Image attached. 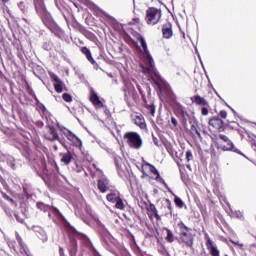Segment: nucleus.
Segmentation results:
<instances>
[{
    "instance_id": "f257e3e1",
    "label": "nucleus",
    "mask_w": 256,
    "mask_h": 256,
    "mask_svg": "<svg viewBox=\"0 0 256 256\" xmlns=\"http://www.w3.org/2000/svg\"><path fill=\"white\" fill-rule=\"evenodd\" d=\"M35 9L43 25H45L49 29V31L53 33V35H55V37L63 39V37H65V32L61 27H59V24H57L55 19H53L51 13L47 11L45 4L43 2H38L37 4H35Z\"/></svg>"
},
{
    "instance_id": "f03ea898",
    "label": "nucleus",
    "mask_w": 256,
    "mask_h": 256,
    "mask_svg": "<svg viewBox=\"0 0 256 256\" xmlns=\"http://www.w3.org/2000/svg\"><path fill=\"white\" fill-rule=\"evenodd\" d=\"M136 39L140 42V45L143 49V55L146 57V67L142 66V73L144 75H157V69L155 68V61L151 56V52H149V48L147 47V42L145 38L140 33H136Z\"/></svg>"
},
{
    "instance_id": "7ed1b4c3",
    "label": "nucleus",
    "mask_w": 256,
    "mask_h": 256,
    "mask_svg": "<svg viewBox=\"0 0 256 256\" xmlns=\"http://www.w3.org/2000/svg\"><path fill=\"white\" fill-rule=\"evenodd\" d=\"M178 227L180 229L178 237L179 245L186 247V249H193V246L195 245V234H193V229L185 225L183 221L178 223Z\"/></svg>"
},
{
    "instance_id": "20e7f679",
    "label": "nucleus",
    "mask_w": 256,
    "mask_h": 256,
    "mask_svg": "<svg viewBox=\"0 0 256 256\" xmlns=\"http://www.w3.org/2000/svg\"><path fill=\"white\" fill-rule=\"evenodd\" d=\"M141 173L142 179L148 177L149 179H153L154 181L161 183L164 187H167V182H165V179L161 177L159 170H157V168L149 162H143L141 166Z\"/></svg>"
},
{
    "instance_id": "39448f33",
    "label": "nucleus",
    "mask_w": 256,
    "mask_h": 256,
    "mask_svg": "<svg viewBox=\"0 0 256 256\" xmlns=\"http://www.w3.org/2000/svg\"><path fill=\"white\" fill-rule=\"evenodd\" d=\"M223 119H227V112L225 110H221L218 116L210 118L208 121L210 131L223 133L225 131V122H223Z\"/></svg>"
},
{
    "instance_id": "423d86ee",
    "label": "nucleus",
    "mask_w": 256,
    "mask_h": 256,
    "mask_svg": "<svg viewBox=\"0 0 256 256\" xmlns=\"http://www.w3.org/2000/svg\"><path fill=\"white\" fill-rule=\"evenodd\" d=\"M212 141L216 149H220L221 151H233V149H235V144H233V141H231L225 134L213 136Z\"/></svg>"
},
{
    "instance_id": "0eeeda50",
    "label": "nucleus",
    "mask_w": 256,
    "mask_h": 256,
    "mask_svg": "<svg viewBox=\"0 0 256 256\" xmlns=\"http://www.w3.org/2000/svg\"><path fill=\"white\" fill-rule=\"evenodd\" d=\"M123 139L125 143L128 144L130 149H136L139 151L143 147V139L141 138V135L137 132H126L123 136Z\"/></svg>"
},
{
    "instance_id": "6e6552de",
    "label": "nucleus",
    "mask_w": 256,
    "mask_h": 256,
    "mask_svg": "<svg viewBox=\"0 0 256 256\" xmlns=\"http://www.w3.org/2000/svg\"><path fill=\"white\" fill-rule=\"evenodd\" d=\"M161 9L149 7L146 11L145 21L148 25H157L161 21Z\"/></svg>"
},
{
    "instance_id": "1a4fd4ad",
    "label": "nucleus",
    "mask_w": 256,
    "mask_h": 256,
    "mask_svg": "<svg viewBox=\"0 0 256 256\" xmlns=\"http://www.w3.org/2000/svg\"><path fill=\"white\" fill-rule=\"evenodd\" d=\"M174 113L178 119H180L182 125H187V112H185V107L181 103L176 102L174 107Z\"/></svg>"
},
{
    "instance_id": "9d476101",
    "label": "nucleus",
    "mask_w": 256,
    "mask_h": 256,
    "mask_svg": "<svg viewBox=\"0 0 256 256\" xmlns=\"http://www.w3.org/2000/svg\"><path fill=\"white\" fill-rule=\"evenodd\" d=\"M68 141H71L72 145L74 147H77L78 149H81L83 147V142L77 135L73 134V132L67 130V133L65 134Z\"/></svg>"
},
{
    "instance_id": "9b49d317",
    "label": "nucleus",
    "mask_w": 256,
    "mask_h": 256,
    "mask_svg": "<svg viewBox=\"0 0 256 256\" xmlns=\"http://www.w3.org/2000/svg\"><path fill=\"white\" fill-rule=\"evenodd\" d=\"M97 187L100 193H108L110 191L109 179L106 177H101L97 180Z\"/></svg>"
},
{
    "instance_id": "f8f14e48",
    "label": "nucleus",
    "mask_w": 256,
    "mask_h": 256,
    "mask_svg": "<svg viewBox=\"0 0 256 256\" xmlns=\"http://www.w3.org/2000/svg\"><path fill=\"white\" fill-rule=\"evenodd\" d=\"M162 37L163 39H171L173 37V24L166 22L162 25Z\"/></svg>"
},
{
    "instance_id": "ddd939ff",
    "label": "nucleus",
    "mask_w": 256,
    "mask_h": 256,
    "mask_svg": "<svg viewBox=\"0 0 256 256\" xmlns=\"http://www.w3.org/2000/svg\"><path fill=\"white\" fill-rule=\"evenodd\" d=\"M206 247L211 256H221V252H219V249L213 244V240L209 236L206 238Z\"/></svg>"
},
{
    "instance_id": "4468645a",
    "label": "nucleus",
    "mask_w": 256,
    "mask_h": 256,
    "mask_svg": "<svg viewBox=\"0 0 256 256\" xmlns=\"http://www.w3.org/2000/svg\"><path fill=\"white\" fill-rule=\"evenodd\" d=\"M50 77L54 81V89L56 93H63V81L57 76V74L51 73Z\"/></svg>"
},
{
    "instance_id": "2eb2a0df",
    "label": "nucleus",
    "mask_w": 256,
    "mask_h": 256,
    "mask_svg": "<svg viewBox=\"0 0 256 256\" xmlns=\"http://www.w3.org/2000/svg\"><path fill=\"white\" fill-rule=\"evenodd\" d=\"M47 141H59V133H57V128L50 126L48 133L45 135Z\"/></svg>"
},
{
    "instance_id": "dca6fc26",
    "label": "nucleus",
    "mask_w": 256,
    "mask_h": 256,
    "mask_svg": "<svg viewBox=\"0 0 256 256\" xmlns=\"http://www.w3.org/2000/svg\"><path fill=\"white\" fill-rule=\"evenodd\" d=\"M133 122L140 129H147V123L145 122V117H143L142 114L134 115Z\"/></svg>"
},
{
    "instance_id": "f3484780",
    "label": "nucleus",
    "mask_w": 256,
    "mask_h": 256,
    "mask_svg": "<svg viewBox=\"0 0 256 256\" xmlns=\"http://www.w3.org/2000/svg\"><path fill=\"white\" fill-rule=\"evenodd\" d=\"M121 197V193L118 190H110V193L106 195V200L109 203H115Z\"/></svg>"
},
{
    "instance_id": "a211bd4d",
    "label": "nucleus",
    "mask_w": 256,
    "mask_h": 256,
    "mask_svg": "<svg viewBox=\"0 0 256 256\" xmlns=\"http://www.w3.org/2000/svg\"><path fill=\"white\" fill-rule=\"evenodd\" d=\"M60 157L61 163H64V165H71V162L73 161V154L71 151H68L67 153H61Z\"/></svg>"
},
{
    "instance_id": "6ab92c4d",
    "label": "nucleus",
    "mask_w": 256,
    "mask_h": 256,
    "mask_svg": "<svg viewBox=\"0 0 256 256\" xmlns=\"http://www.w3.org/2000/svg\"><path fill=\"white\" fill-rule=\"evenodd\" d=\"M90 101L95 107H103V102L99 98V95L95 93L94 91L90 94Z\"/></svg>"
},
{
    "instance_id": "aec40b11",
    "label": "nucleus",
    "mask_w": 256,
    "mask_h": 256,
    "mask_svg": "<svg viewBox=\"0 0 256 256\" xmlns=\"http://www.w3.org/2000/svg\"><path fill=\"white\" fill-rule=\"evenodd\" d=\"M192 101L193 103H196L200 107H207L209 105V102L207 101V99L201 97L200 95H195L192 98Z\"/></svg>"
},
{
    "instance_id": "412c9836",
    "label": "nucleus",
    "mask_w": 256,
    "mask_h": 256,
    "mask_svg": "<svg viewBox=\"0 0 256 256\" xmlns=\"http://www.w3.org/2000/svg\"><path fill=\"white\" fill-rule=\"evenodd\" d=\"M68 251L70 256H77V251H78L77 240L75 239L70 240Z\"/></svg>"
},
{
    "instance_id": "4be33fe9",
    "label": "nucleus",
    "mask_w": 256,
    "mask_h": 256,
    "mask_svg": "<svg viewBox=\"0 0 256 256\" xmlns=\"http://www.w3.org/2000/svg\"><path fill=\"white\" fill-rule=\"evenodd\" d=\"M81 53H83V55L86 56L89 63H91L92 65H95V63H96L95 59H93V55H91V50H89V48H87L86 46H83L81 48Z\"/></svg>"
},
{
    "instance_id": "5701e85b",
    "label": "nucleus",
    "mask_w": 256,
    "mask_h": 256,
    "mask_svg": "<svg viewBox=\"0 0 256 256\" xmlns=\"http://www.w3.org/2000/svg\"><path fill=\"white\" fill-rule=\"evenodd\" d=\"M148 211L152 213V215H154L157 221H161V216H159V213L157 212V207L154 204H150Z\"/></svg>"
},
{
    "instance_id": "b1692460",
    "label": "nucleus",
    "mask_w": 256,
    "mask_h": 256,
    "mask_svg": "<svg viewBox=\"0 0 256 256\" xmlns=\"http://www.w3.org/2000/svg\"><path fill=\"white\" fill-rule=\"evenodd\" d=\"M114 203H116V209H119L120 211L125 210V203L123 202V198H121V196Z\"/></svg>"
},
{
    "instance_id": "393cba45",
    "label": "nucleus",
    "mask_w": 256,
    "mask_h": 256,
    "mask_svg": "<svg viewBox=\"0 0 256 256\" xmlns=\"http://www.w3.org/2000/svg\"><path fill=\"white\" fill-rule=\"evenodd\" d=\"M167 243H173L175 241V235L173 232L169 229H166V237H165Z\"/></svg>"
},
{
    "instance_id": "a878e982",
    "label": "nucleus",
    "mask_w": 256,
    "mask_h": 256,
    "mask_svg": "<svg viewBox=\"0 0 256 256\" xmlns=\"http://www.w3.org/2000/svg\"><path fill=\"white\" fill-rule=\"evenodd\" d=\"M190 133L194 137H199V139H201V132H199V129H197V126L192 125L191 128H190Z\"/></svg>"
},
{
    "instance_id": "bb28decb",
    "label": "nucleus",
    "mask_w": 256,
    "mask_h": 256,
    "mask_svg": "<svg viewBox=\"0 0 256 256\" xmlns=\"http://www.w3.org/2000/svg\"><path fill=\"white\" fill-rule=\"evenodd\" d=\"M174 203L179 209H183V207H185V202H183V200H181V198L178 196L174 197Z\"/></svg>"
},
{
    "instance_id": "cd10ccee",
    "label": "nucleus",
    "mask_w": 256,
    "mask_h": 256,
    "mask_svg": "<svg viewBox=\"0 0 256 256\" xmlns=\"http://www.w3.org/2000/svg\"><path fill=\"white\" fill-rule=\"evenodd\" d=\"M62 99L63 101H65L66 103H71L73 101V96H71V94L69 93H64L62 95Z\"/></svg>"
},
{
    "instance_id": "c85d7f7f",
    "label": "nucleus",
    "mask_w": 256,
    "mask_h": 256,
    "mask_svg": "<svg viewBox=\"0 0 256 256\" xmlns=\"http://www.w3.org/2000/svg\"><path fill=\"white\" fill-rule=\"evenodd\" d=\"M210 109H211V106L209 104L207 106H203L201 108V115H203L204 117H207V115H209Z\"/></svg>"
},
{
    "instance_id": "c756f323",
    "label": "nucleus",
    "mask_w": 256,
    "mask_h": 256,
    "mask_svg": "<svg viewBox=\"0 0 256 256\" xmlns=\"http://www.w3.org/2000/svg\"><path fill=\"white\" fill-rule=\"evenodd\" d=\"M28 95H31L35 101H39V99H37V95H35V92L33 91V88H31V86H27V89H26Z\"/></svg>"
},
{
    "instance_id": "7c9ffc66",
    "label": "nucleus",
    "mask_w": 256,
    "mask_h": 256,
    "mask_svg": "<svg viewBox=\"0 0 256 256\" xmlns=\"http://www.w3.org/2000/svg\"><path fill=\"white\" fill-rule=\"evenodd\" d=\"M168 99H170V101H172V103H175V105H177L178 102H177V96L175 95V93L169 92Z\"/></svg>"
},
{
    "instance_id": "2f4dec72",
    "label": "nucleus",
    "mask_w": 256,
    "mask_h": 256,
    "mask_svg": "<svg viewBox=\"0 0 256 256\" xmlns=\"http://www.w3.org/2000/svg\"><path fill=\"white\" fill-rule=\"evenodd\" d=\"M1 195L3 197V199H5V201H9V203H15V200H13V198L9 197V195H7V193L5 192H1Z\"/></svg>"
},
{
    "instance_id": "473e14b6",
    "label": "nucleus",
    "mask_w": 256,
    "mask_h": 256,
    "mask_svg": "<svg viewBox=\"0 0 256 256\" xmlns=\"http://www.w3.org/2000/svg\"><path fill=\"white\" fill-rule=\"evenodd\" d=\"M146 109H148L150 111V114L153 116H155V105H148L146 106Z\"/></svg>"
},
{
    "instance_id": "72a5a7b5",
    "label": "nucleus",
    "mask_w": 256,
    "mask_h": 256,
    "mask_svg": "<svg viewBox=\"0 0 256 256\" xmlns=\"http://www.w3.org/2000/svg\"><path fill=\"white\" fill-rule=\"evenodd\" d=\"M37 207H38V209H40L41 211H47V205H45L43 202H38V203H37Z\"/></svg>"
},
{
    "instance_id": "f704fd0d",
    "label": "nucleus",
    "mask_w": 256,
    "mask_h": 256,
    "mask_svg": "<svg viewBox=\"0 0 256 256\" xmlns=\"http://www.w3.org/2000/svg\"><path fill=\"white\" fill-rule=\"evenodd\" d=\"M192 159H193V152H191V150L186 151V160L189 162V161H192Z\"/></svg>"
},
{
    "instance_id": "c9c22d12",
    "label": "nucleus",
    "mask_w": 256,
    "mask_h": 256,
    "mask_svg": "<svg viewBox=\"0 0 256 256\" xmlns=\"http://www.w3.org/2000/svg\"><path fill=\"white\" fill-rule=\"evenodd\" d=\"M16 241H18L19 245L23 247V238L19 235V233H16Z\"/></svg>"
},
{
    "instance_id": "e433bc0d",
    "label": "nucleus",
    "mask_w": 256,
    "mask_h": 256,
    "mask_svg": "<svg viewBox=\"0 0 256 256\" xmlns=\"http://www.w3.org/2000/svg\"><path fill=\"white\" fill-rule=\"evenodd\" d=\"M230 243H232V245H236L240 249H243V247H244L243 243L235 242L234 240H230Z\"/></svg>"
},
{
    "instance_id": "4c0bfd02",
    "label": "nucleus",
    "mask_w": 256,
    "mask_h": 256,
    "mask_svg": "<svg viewBox=\"0 0 256 256\" xmlns=\"http://www.w3.org/2000/svg\"><path fill=\"white\" fill-rule=\"evenodd\" d=\"M166 203L168 205V209H169L170 213H172L173 212V204H171V200L166 199Z\"/></svg>"
},
{
    "instance_id": "58836bf2",
    "label": "nucleus",
    "mask_w": 256,
    "mask_h": 256,
    "mask_svg": "<svg viewBox=\"0 0 256 256\" xmlns=\"http://www.w3.org/2000/svg\"><path fill=\"white\" fill-rule=\"evenodd\" d=\"M75 171L76 173H81L82 171H85V169L83 168V166L76 165Z\"/></svg>"
},
{
    "instance_id": "ea45409f",
    "label": "nucleus",
    "mask_w": 256,
    "mask_h": 256,
    "mask_svg": "<svg viewBox=\"0 0 256 256\" xmlns=\"http://www.w3.org/2000/svg\"><path fill=\"white\" fill-rule=\"evenodd\" d=\"M171 123L174 127H177V125H179V123L177 122V119L175 117L171 118Z\"/></svg>"
},
{
    "instance_id": "a19ab883",
    "label": "nucleus",
    "mask_w": 256,
    "mask_h": 256,
    "mask_svg": "<svg viewBox=\"0 0 256 256\" xmlns=\"http://www.w3.org/2000/svg\"><path fill=\"white\" fill-rule=\"evenodd\" d=\"M89 9H91V11H97L99 8L95 4H90Z\"/></svg>"
},
{
    "instance_id": "79ce46f5",
    "label": "nucleus",
    "mask_w": 256,
    "mask_h": 256,
    "mask_svg": "<svg viewBox=\"0 0 256 256\" xmlns=\"http://www.w3.org/2000/svg\"><path fill=\"white\" fill-rule=\"evenodd\" d=\"M153 142H154V145L159 147V139H157V137H153Z\"/></svg>"
},
{
    "instance_id": "37998d69",
    "label": "nucleus",
    "mask_w": 256,
    "mask_h": 256,
    "mask_svg": "<svg viewBox=\"0 0 256 256\" xmlns=\"http://www.w3.org/2000/svg\"><path fill=\"white\" fill-rule=\"evenodd\" d=\"M59 253L60 256H65V250L63 249V247H59Z\"/></svg>"
},
{
    "instance_id": "c03bdc74",
    "label": "nucleus",
    "mask_w": 256,
    "mask_h": 256,
    "mask_svg": "<svg viewBox=\"0 0 256 256\" xmlns=\"http://www.w3.org/2000/svg\"><path fill=\"white\" fill-rule=\"evenodd\" d=\"M137 89H138L140 95H143V89L141 88L140 85H137Z\"/></svg>"
},
{
    "instance_id": "a18cd8bd",
    "label": "nucleus",
    "mask_w": 256,
    "mask_h": 256,
    "mask_svg": "<svg viewBox=\"0 0 256 256\" xmlns=\"http://www.w3.org/2000/svg\"><path fill=\"white\" fill-rule=\"evenodd\" d=\"M255 249H256V245L250 246V251H255Z\"/></svg>"
},
{
    "instance_id": "49530a36",
    "label": "nucleus",
    "mask_w": 256,
    "mask_h": 256,
    "mask_svg": "<svg viewBox=\"0 0 256 256\" xmlns=\"http://www.w3.org/2000/svg\"><path fill=\"white\" fill-rule=\"evenodd\" d=\"M1 2H2L4 5H7V3H9V0H1Z\"/></svg>"
},
{
    "instance_id": "de8ad7c7",
    "label": "nucleus",
    "mask_w": 256,
    "mask_h": 256,
    "mask_svg": "<svg viewBox=\"0 0 256 256\" xmlns=\"http://www.w3.org/2000/svg\"><path fill=\"white\" fill-rule=\"evenodd\" d=\"M134 21L135 23H141V20H139V18H135Z\"/></svg>"
},
{
    "instance_id": "09e8293b",
    "label": "nucleus",
    "mask_w": 256,
    "mask_h": 256,
    "mask_svg": "<svg viewBox=\"0 0 256 256\" xmlns=\"http://www.w3.org/2000/svg\"><path fill=\"white\" fill-rule=\"evenodd\" d=\"M24 3L23 2H20V4H19V7L21 8V7H24Z\"/></svg>"
},
{
    "instance_id": "8fccbe9b",
    "label": "nucleus",
    "mask_w": 256,
    "mask_h": 256,
    "mask_svg": "<svg viewBox=\"0 0 256 256\" xmlns=\"http://www.w3.org/2000/svg\"><path fill=\"white\" fill-rule=\"evenodd\" d=\"M61 143V145H63V147H65V149H67V145H65V143H63V142H60Z\"/></svg>"
},
{
    "instance_id": "3c124183",
    "label": "nucleus",
    "mask_w": 256,
    "mask_h": 256,
    "mask_svg": "<svg viewBox=\"0 0 256 256\" xmlns=\"http://www.w3.org/2000/svg\"><path fill=\"white\" fill-rule=\"evenodd\" d=\"M20 9H22V11H25V9H23V6H21V8Z\"/></svg>"
},
{
    "instance_id": "603ef678",
    "label": "nucleus",
    "mask_w": 256,
    "mask_h": 256,
    "mask_svg": "<svg viewBox=\"0 0 256 256\" xmlns=\"http://www.w3.org/2000/svg\"><path fill=\"white\" fill-rule=\"evenodd\" d=\"M85 175H87V172H85Z\"/></svg>"
}]
</instances>
